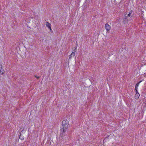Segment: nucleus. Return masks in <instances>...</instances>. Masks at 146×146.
Listing matches in <instances>:
<instances>
[{
    "label": "nucleus",
    "mask_w": 146,
    "mask_h": 146,
    "mask_svg": "<svg viewBox=\"0 0 146 146\" xmlns=\"http://www.w3.org/2000/svg\"><path fill=\"white\" fill-rule=\"evenodd\" d=\"M69 122L67 120L64 119L62 123V126L61 127V130L64 131H67L68 129V127L69 126Z\"/></svg>",
    "instance_id": "1"
},
{
    "label": "nucleus",
    "mask_w": 146,
    "mask_h": 146,
    "mask_svg": "<svg viewBox=\"0 0 146 146\" xmlns=\"http://www.w3.org/2000/svg\"><path fill=\"white\" fill-rule=\"evenodd\" d=\"M66 131L64 130L63 131L62 130H61V132L59 137L60 140L61 141H63L65 139L64 136L66 134L65 132Z\"/></svg>",
    "instance_id": "2"
},
{
    "label": "nucleus",
    "mask_w": 146,
    "mask_h": 146,
    "mask_svg": "<svg viewBox=\"0 0 146 146\" xmlns=\"http://www.w3.org/2000/svg\"><path fill=\"white\" fill-rule=\"evenodd\" d=\"M134 15V12L132 10H131L129 11V14H128L126 16H127V17H130V18H131Z\"/></svg>",
    "instance_id": "3"
},
{
    "label": "nucleus",
    "mask_w": 146,
    "mask_h": 146,
    "mask_svg": "<svg viewBox=\"0 0 146 146\" xmlns=\"http://www.w3.org/2000/svg\"><path fill=\"white\" fill-rule=\"evenodd\" d=\"M105 28L106 30L108 32L111 29V27L109 25L108 23H106L105 25Z\"/></svg>",
    "instance_id": "4"
},
{
    "label": "nucleus",
    "mask_w": 146,
    "mask_h": 146,
    "mask_svg": "<svg viewBox=\"0 0 146 146\" xmlns=\"http://www.w3.org/2000/svg\"><path fill=\"white\" fill-rule=\"evenodd\" d=\"M2 64L0 63V74L3 75V74L4 70L2 69Z\"/></svg>",
    "instance_id": "5"
},
{
    "label": "nucleus",
    "mask_w": 146,
    "mask_h": 146,
    "mask_svg": "<svg viewBox=\"0 0 146 146\" xmlns=\"http://www.w3.org/2000/svg\"><path fill=\"white\" fill-rule=\"evenodd\" d=\"M125 17L123 18V21L127 23L128 22V21H130L131 19H129L128 17H127V16H126V15H125Z\"/></svg>",
    "instance_id": "6"
},
{
    "label": "nucleus",
    "mask_w": 146,
    "mask_h": 146,
    "mask_svg": "<svg viewBox=\"0 0 146 146\" xmlns=\"http://www.w3.org/2000/svg\"><path fill=\"white\" fill-rule=\"evenodd\" d=\"M45 24L46 26L48 27V28L50 29L51 30V24L49 23L48 22H45Z\"/></svg>",
    "instance_id": "7"
},
{
    "label": "nucleus",
    "mask_w": 146,
    "mask_h": 146,
    "mask_svg": "<svg viewBox=\"0 0 146 146\" xmlns=\"http://www.w3.org/2000/svg\"><path fill=\"white\" fill-rule=\"evenodd\" d=\"M140 96V94L139 93H136L135 96V99H138Z\"/></svg>",
    "instance_id": "8"
},
{
    "label": "nucleus",
    "mask_w": 146,
    "mask_h": 146,
    "mask_svg": "<svg viewBox=\"0 0 146 146\" xmlns=\"http://www.w3.org/2000/svg\"><path fill=\"white\" fill-rule=\"evenodd\" d=\"M75 50H74V51L70 55L69 59L72 56H74L75 54Z\"/></svg>",
    "instance_id": "9"
},
{
    "label": "nucleus",
    "mask_w": 146,
    "mask_h": 146,
    "mask_svg": "<svg viewBox=\"0 0 146 146\" xmlns=\"http://www.w3.org/2000/svg\"><path fill=\"white\" fill-rule=\"evenodd\" d=\"M141 82V81L139 82L138 83H137L135 85V88H137H137L139 85V84Z\"/></svg>",
    "instance_id": "10"
},
{
    "label": "nucleus",
    "mask_w": 146,
    "mask_h": 146,
    "mask_svg": "<svg viewBox=\"0 0 146 146\" xmlns=\"http://www.w3.org/2000/svg\"><path fill=\"white\" fill-rule=\"evenodd\" d=\"M135 91H136V93H139L138 92L137 89L135 88Z\"/></svg>",
    "instance_id": "11"
},
{
    "label": "nucleus",
    "mask_w": 146,
    "mask_h": 146,
    "mask_svg": "<svg viewBox=\"0 0 146 146\" xmlns=\"http://www.w3.org/2000/svg\"><path fill=\"white\" fill-rule=\"evenodd\" d=\"M35 77H36L38 79L40 78V77L37 76H35Z\"/></svg>",
    "instance_id": "12"
},
{
    "label": "nucleus",
    "mask_w": 146,
    "mask_h": 146,
    "mask_svg": "<svg viewBox=\"0 0 146 146\" xmlns=\"http://www.w3.org/2000/svg\"><path fill=\"white\" fill-rule=\"evenodd\" d=\"M21 136V134H20V137H19V138H20V139H21V140H23V138H20Z\"/></svg>",
    "instance_id": "13"
},
{
    "label": "nucleus",
    "mask_w": 146,
    "mask_h": 146,
    "mask_svg": "<svg viewBox=\"0 0 146 146\" xmlns=\"http://www.w3.org/2000/svg\"><path fill=\"white\" fill-rule=\"evenodd\" d=\"M65 138H66V137H65ZM66 139H64V140H66Z\"/></svg>",
    "instance_id": "14"
}]
</instances>
